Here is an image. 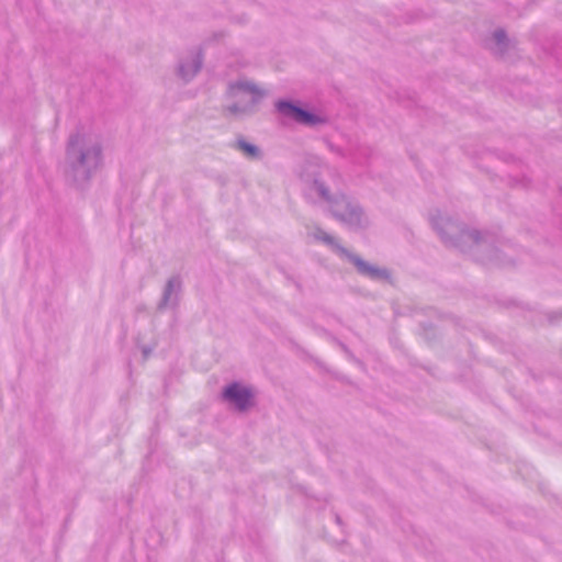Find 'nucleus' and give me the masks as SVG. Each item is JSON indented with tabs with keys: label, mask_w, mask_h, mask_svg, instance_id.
<instances>
[{
	"label": "nucleus",
	"mask_w": 562,
	"mask_h": 562,
	"mask_svg": "<svg viewBox=\"0 0 562 562\" xmlns=\"http://www.w3.org/2000/svg\"><path fill=\"white\" fill-rule=\"evenodd\" d=\"M239 148L249 156H256L257 155V148L254 145L247 144L245 142H240L238 144Z\"/></svg>",
	"instance_id": "7ed1b4c3"
},
{
	"label": "nucleus",
	"mask_w": 562,
	"mask_h": 562,
	"mask_svg": "<svg viewBox=\"0 0 562 562\" xmlns=\"http://www.w3.org/2000/svg\"><path fill=\"white\" fill-rule=\"evenodd\" d=\"M278 109L281 112H283L285 115L292 117L293 120H295L299 123L314 124L317 122V119L313 114H311L300 108H296L290 103L279 102Z\"/></svg>",
	"instance_id": "f03ea898"
},
{
	"label": "nucleus",
	"mask_w": 562,
	"mask_h": 562,
	"mask_svg": "<svg viewBox=\"0 0 562 562\" xmlns=\"http://www.w3.org/2000/svg\"><path fill=\"white\" fill-rule=\"evenodd\" d=\"M495 36H496V38H497L498 41H501V38L503 37V34H502V33H496V35H495Z\"/></svg>",
	"instance_id": "20e7f679"
},
{
	"label": "nucleus",
	"mask_w": 562,
	"mask_h": 562,
	"mask_svg": "<svg viewBox=\"0 0 562 562\" xmlns=\"http://www.w3.org/2000/svg\"><path fill=\"white\" fill-rule=\"evenodd\" d=\"M223 395L224 398L234 403L240 411L246 409L252 404L251 392L237 383L227 386Z\"/></svg>",
	"instance_id": "f257e3e1"
}]
</instances>
